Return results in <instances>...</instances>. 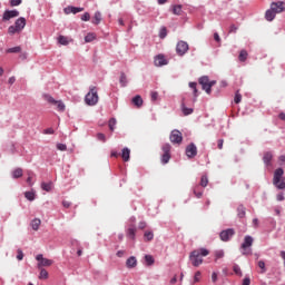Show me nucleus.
Segmentation results:
<instances>
[{"mask_svg": "<svg viewBox=\"0 0 285 285\" xmlns=\"http://www.w3.org/2000/svg\"><path fill=\"white\" fill-rule=\"evenodd\" d=\"M200 186H202V188H206V186H208V176H206V175L202 176Z\"/></svg>", "mask_w": 285, "mask_h": 285, "instance_id": "36", "label": "nucleus"}, {"mask_svg": "<svg viewBox=\"0 0 285 285\" xmlns=\"http://www.w3.org/2000/svg\"><path fill=\"white\" fill-rule=\"evenodd\" d=\"M101 19H102L101 12L96 11V12H95V16H94V19H92V23H94L95 26H99V24L101 23Z\"/></svg>", "mask_w": 285, "mask_h": 285, "instance_id": "23", "label": "nucleus"}, {"mask_svg": "<svg viewBox=\"0 0 285 285\" xmlns=\"http://www.w3.org/2000/svg\"><path fill=\"white\" fill-rule=\"evenodd\" d=\"M271 8H272V10H273L276 14H279V13L284 12V10H285L284 2H283V1L272 2Z\"/></svg>", "mask_w": 285, "mask_h": 285, "instance_id": "10", "label": "nucleus"}, {"mask_svg": "<svg viewBox=\"0 0 285 285\" xmlns=\"http://www.w3.org/2000/svg\"><path fill=\"white\" fill-rule=\"evenodd\" d=\"M9 35H17V32H20L19 29L16 27V24L10 26L8 29Z\"/></svg>", "mask_w": 285, "mask_h": 285, "instance_id": "41", "label": "nucleus"}, {"mask_svg": "<svg viewBox=\"0 0 285 285\" xmlns=\"http://www.w3.org/2000/svg\"><path fill=\"white\" fill-rule=\"evenodd\" d=\"M202 281V272H196L194 275V284H197Z\"/></svg>", "mask_w": 285, "mask_h": 285, "instance_id": "48", "label": "nucleus"}, {"mask_svg": "<svg viewBox=\"0 0 285 285\" xmlns=\"http://www.w3.org/2000/svg\"><path fill=\"white\" fill-rule=\"evenodd\" d=\"M212 282L215 284L217 282V273L212 274Z\"/></svg>", "mask_w": 285, "mask_h": 285, "instance_id": "64", "label": "nucleus"}, {"mask_svg": "<svg viewBox=\"0 0 285 285\" xmlns=\"http://www.w3.org/2000/svg\"><path fill=\"white\" fill-rule=\"evenodd\" d=\"M137 234V228L135 227H129L127 229V237H129L130 239H135V235Z\"/></svg>", "mask_w": 285, "mask_h": 285, "instance_id": "28", "label": "nucleus"}, {"mask_svg": "<svg viewBox=\"0 0 285 285\" xmlns=\"http://www.w3.org/2000/svg\"><path fill=\"white\" fill-rule=\"evenodd\" d=\"M263 161L267 166H271V161H273V153L272 151H266L263 156Z\"/></svg>", "mask_w": 285, "mask_h": 285, "instance_id": "18", "label": "nucleus"}, {"mask_svg": "<svg viewBox=\"0 0 285 285\" xmlns=\"http://www.w3.org/2000/svg\"><path fill=\"white\" fill-rule=\"evenodd\" d=\"M145 262H146L147 266H153L155 264V258H153V256H150V255H146Z\"/></svg>", "mask_w": 285, "mask_h": 285, "instance_id": "34", "label": "nucleus"}, {"mask_svg": "<svg viewBox=\"0 0 285 285\" xmlns=\"http://www.w3.org/2000/svg\"><path fill=\"white\" fill-rule=\"evenodd\" d=\"M176 52L180 57H184V55H186L188 52V42H186L184 40L178 41V43L176 46Z\"/></svg>", "mask_w": 285, "mask_h": 285, "instance_id": "6", "label": "nucleus"}, {"mask_svg": "<svg viewBox=\"0 0 285 285\" xmlns=\"http://www.w3.org/2000/svg\"><path fill=\"white\" fill-rule=\"evenodd\" d=\"M41 188L42 190H46V193H50V190H52V185L50 183H42Z\"/></svg>", "mask_w": 285, "mask_h": 285, "instance_id": "35", "label": "nucleus"}, {"mask_svg": "<svg viewBox=\"0 0 285 285\" xmlns=\"http://www.w3.org/2000/svg\"><path fill=\"white\" fill-rule=\"evenodd\" d=\"M234 235H235V229L228 228V229L220 232L219 237H220L222 242H229Z\"/></svg>", "mask_w": 285, "mask_h": 285, "instance_id": "8", "label": "nucleus"}, {"mask_svg": "<svg viewBox=\"0 0 285 285\" xmlns=\"http://www.w3.org/2000/svg\"><path fill=\"white\" fill-rule=\"evenodd\" d=\"M170 144H165L163 145L161 150L164 154L170 155Z\"/></svg>", "mask_w": 285, "mask_h": 285, "instance_id": "43", "label": "nucleus"}, {"mask_svg": "<svg viewBox=\"0 0 285 285\" xmlns=\"http://www.w3.org/2000/svg\"><path fill=\"white\" fill-rule=\"evenodd\" d=\"M169 139H170L171 144H181V141H184L181 131H179L177 129L171 131Z\"/></svg>", "mask_w": 285, "mask_h": 285, "instance_id": "7", "label": "nucleus"}, {"mask_svg": "<svg viewBox=\"0 0 285 285\" xmlns=\"http://www.w3.org/2000/svg\"><path fill=\"white\" fill-rule=\"evenodd\" d=\"M144 237H145V242H153V239L155 238V234H153V232H145L144 234Z\"/></svg>", "mask_w": 285, "mask_h": 285, "instance_id": "30", "label": "nucleus"}, {"mask_svg": "<svg viewBox=\"0 0 285 285\" xmlns=\"http://www.w3.org/2000/svg\"><path fill=\"white\" fill-rule=\"evenodd\" d=\"M115 126H117V119H109V129L111 130V132L115 130Z\"/></svg>", "mask_w": 285, "mask_h": 285, "instance_id": "44", "label": "nucleus"}, {"mask_svg": "<svg viewBox=\"0 0 285 285\" xmlns=\"http://www.w3.org/2000/svg\"><path fill=\"white\" fill-rule=\"evenodd\" d=\"M276 199H277V202H284V199H285L284 193L277 194Z\"/></svg>", "mask_w": 285, "mask_h": 285, "instance_id": "58", "label": "nucleus"}, {"mask_svg": "<svg viewBox=\"0 0 285 285\" xmlns=\"http://www.w3.org/2000/svg\"><path fill=\"white\" fill-rule=\"evenodd\" d=\"M154 63L157 67L168 66V60L166 59V57L164 55H158L155 57Z\"/></svg>", "mask_w": 285, "mask_h": 285, "instance_id": "15", "label": "nucleus"}, {"mask_svg": "<svg viewBox=\"0 0 285 285\" xmlns=\"http://www.w3.org/2000/svg\"><path fill=\"white\" fill-rule=\"evenodd\" d=\"M277 13L273 10V8L271 7V9L269 10H267L266 11V13H265V19L267 20V21H273V19H275V16H276Z\"/></svg>", "mask_w": 285, "mask_h": 285, "instance_id": "21", "label": "nucleus"}, {"mask_svg": "<svg viewBox=\"0 0 285 285\" xmlns=\"http://www.w3.org/2000/svg\"><path fill=\"white\" fill-rule=\"evenodd\" d=\"M131 104H134L136 108H141V106H144V99L141 96L137 95L131 99Z\"/></svg>", "mask_w": 285, "mask_h": 285, "instance_id": "17", "label": "nucleus"}, {"mask_svg": "<svg viewBox=\"0 0 285 285\" xmlns=\"http://www.w3.org/2000/svg\"><path fill=\"white\" fill-rule=\"evenodd\" d=\"M238 59L242 62L246 61V59H248V51L247 50H242L239 52Z\"/></svg>", "mask_w": 285, "mask_h": 285, "instance_id": "31", "label": "nucleus"}, {"mask_svg": "<svg viewBox=\"0 0 285 285\" xmlns=\"http://www.w3.org/2000/svg\"><path fill=\"white\" fill-rule=\"evenodd\" d=\"M150 97L151 101H157V99H159V94L157 91H151Z\"/></svg>", "mask_w": 285, "mask_h": 285, "instance_id": "53", "label": "nucleus"}, {"mask_svg": "<svg viewBox=\"0 0 285 285\" xmlns=\"http://www.w3.org/2000/svg\"><path fill=\"white\" fill-rule=\"evenodd\" d=\"M282 177H284V169L277 168L274 171L273 184L278 190H285V178Z\"/></svg>", "mask_w": 285, "mask_h": 285, "instance_id": "3", "label": "nucleus"}, {"mask_svg": "<svg viewBox=\"0 0 285 285\" xmlns=\"http://www.w3.org/2000/svg\"><path fill=\"white\" fill-rule=\"evenodd\" d=\"M194 195H195V197H197V199H202L204 191L199 190V185L194 187Z\"/></svg>", "mask_w": 285, "mask_h": 285, "instance_id": "29", "label": "nucleus"}, {"mask_svg": "<svg viewBox=\"0 0 285 285\" xmlns=\"http://www.w3.org/2000/svg\"><path fill=\"white\" fill-rule=\"evenodd\" d=\"M63 12L65 14H77L79 12H83V8L68 6L67 8L63 9Z\"/></svg>", "mask_w": 285, "mask_h": 285, "instance_id": "13", "label": "nucleus"}, {"mask_svg": "<svg viewBox=\"0 0 285 285\" xmlns=\"http://www.w3.org/2000/svg\"><path fill=\"white\" fill-rule=\"evenodd\" d=\"M17 253H18L17 259H18L19 262H21V261L23 259V252H22L21 249H18Z\"/></svg>", "mask_w": 285, "mask_h": 285, "instance_id": "56", "label": "nucleus"}, {"mask_svg": "<svg viewBox=\"0 0 285 285\" xmlns=\"http://www.w3.org/2000/svg\"><path fill=\"white\" fill-rule=\"evenodd\" d=\"M216 259H222L224 257V250L219 249L215 252Z\"/></svg>", "mask_w": 285, "mask_h": 285, "instance_id": "50", "label": "nucleus"}, {"mask_svg": "<svg viewBox=\"0 0 285 285\" xmlns=\"http://www.w3.org/2000/svg\"><path fill=\"white\" fill-rule=\"evenodd\" d=\"M97 37L95 36V33H88L86 37H85V41L86 43H90L92 42L94 39H96Z\"/></svg>", "mask_w": 285, "mask_h": 285, "instance_id": "39", "label": "nucleus"}, {"mask_svg": "<svg viewBox=\"0 0 285 285\" xmlns=\"http://www.w3.org/2000/svg\"><path fill=\"white\" fill-rule=\"evenodd\" d=\"M170 161V154H163L161 156V163L168 164Z\"/></svg>", "mask_w": 285, "mask_h": 285, "instance_id": "45", "label": "nucleus"}, {"mask_svg": "<svg viewBox=\"0 0 285 285\" xmlns=\"http://www.w3.org/2000/svg\"><path fill=\"white\" fill-rule=\"evenodd\" d=\"M253 246V238L250 236H245L244 242L240 246L243 248V255H248V252H246L247 248H250Z\"/></svg>", "mask_w": 285, "mask_h": 285, "instance_id": "11", "label": "nucleus"}, {"mask_svg": "<svg viewBox=\"0 0 285 285\" xmlns=\"http://www.w3.org/2000/svg\"><path fill=\"white\" fill-rule=\"evenodd\" d=\"M49 274L48 271H46L45 268H40V274L38 276L39 279H48Z\"/></svg>", "mask_w": 285, "mask_h": 285, "instance_id": "32", "label": "nucleus"}, {"mask_svg": "<svg viewBox=\"0 0 285 285\" xmlns=\"http://www.w3.org/2000/svg\"><path fill=\"white\" fill-rule=\"evenodd\" d=\"M120 83H121V86H122V88H126V86H127V83H128V78L126 77V73H121L120 75Z\"/></svg>", "mask_w": 285, "mask_h": 285, "instance_id": "33", "label": "nucleus"}, {"mask_svg": "<svg viewBox=\"0 0 285 285\" xmlns=\"http://www.w3.org/2000/svg\"><path fill=\"white\" fill-rule=\"evenodd\" d=\"M58 42L60 43V46H68V43H70V39L66 36H59Z\"/></svg>", "mask_w": 285, "mask_h": 285, "instance_id": "25", "label": "nucleus"}, {"mask_svg": "<svg viewBox=\"0 0 285 285\" xmlns=\"http://www.w3.org/2000/svg\"><path fill=\"white\" fill-rule=\"evenodd\" d=\"M127 268H135L137 266V258L135 256L129 257L126 261Z\"/></svg>", "mask_w": 285, "mask_h": 285, "instance_id": "19", "label": "nucleus"}, {"mask_svg": "<svg viewBox=\"0 0 285 285\" xmlns=\"http://www.w3.org/2000/svg\"><path fill=\"white\" fill-rule=\"evenodd\" d=\"M14 27L17 29H19V31L21 32V30H23V28H26V18L21 17V18L17 19L14 22Z\"/></svg>", "mask_w": 285, "mask_h": 285, "instance_id": "16", "label": "nucleus"}, {"mask_svg": "<svg viewBox=\"0 0 285 285\" xmlns=\"http://www.w3.org/2000/svg\"><path fill=\"white\" fill-rule=\"evenodd\" d=\"M186 155L189 159H193V157H197V146L195 144H190L186 148Z\"/></svg>", "mask_w": 285, "mask_h": 285, "instance_id": "12", "label": "nucleus"}, {"mask_svg": "<svg viewBox=\"0 0 285 285\" xmlns=\"http://www.w3.org/2000/svg\"><path fill=\"white\" fill-rule=\"evenodd\" d=\"M12 177H13V179H19V177H23V169H21V168H16V169L12 171Z\"/></svg>", "mask_w": 285, "mask_h": 285, "instance_id": "26", "label": "nucleus"}, {"mask_svg": "<svg viewBox=\"0 0 285 285\" xmlns=\"http://www.w3.org/2000/svg\"><path fill=\"white\" fill-rule=\"evenodd\" d=\"M26 199H28L29 202H35V191H27L24 194Z\"/></svg>", "mask_w": 285, "mask_h": 285, "instance_id": "38", "label": "nucleus"}, {"mask_svg": "<svg viewBox=\"0 0 285 285\" xmlns=\"http://www.w3.org/2000/svg\"><path fill=\"white\" fill-rule=\"evenodd\" d=\"M57 150H60L61 153H65V150H68V146L66 144H57Z\"/></svg>", "mask_w": 285, "mask_h": 285, "instance_id": "49", "label": "nucleus"}, {"mask_svg": "<svg viewBox=\"0 0 285 285\" xmlns=\"http://www.w3.org/2000/svg\"><path fill=\"white\" fill-rule=\"evenodd\" d=\"M224 148V139L218 140V150H222Z\"/></svg>", "mask_w": 285, "mask_h": 285, "instance_id": "63", "label": "nucleus"}, {"mask_svg": "<svg viewBox=\"0 0 285 285\" xmlns=\"http://www.w3.org/2000/svg\"><path fill=\"white\" fill-rule=\"evenodd\" d=\"M199 83H200L203 90H205V92L207 95H210L213 86L217 82L215 80L210 81V79H208V77L204 76V77L199 78Z\"/></svg>", "mask_w": 285, "mask_h": 285, "instance_id": "5", "label": "nucleus"}, {"mask_svg": "<svg viewBox=\"0 0 285 285\" xmlns=\"http://www.w3.org/2000/svg\"><path fill=\"white\" fill-rule=\"evenodd\" d=\"M62 206H63V208H70V206H72V204L70 202L65 200V202H62Z\"/></svg>", "mask_w": 285, "mask_h": 285, "instance_id": "60", "label": "nucleus"}, {"mask_svg": "<svg viewBox=\"0 0 285 285\" xmlns=\"http://www.w3.org/2000/svg\"><path fill=\"white\" fill-rule=\"evenodd\" d=\"M189 88L194 89V95L197 97V82H189Z\"/></svg>", "mask_w": 285, "mask_h": 285, "instance_id": "54", "label": "nucleus"}, {"mask_svg": "<svg viewBox=\"0 0 285 285\" xmlns=\"http://www.w3.org/2000/svg\"><path fill=\"white\" fill-rule=\"evenodd\" d=\"M233 271L235 273V275H238V277H242V268L239 267V265H234L233 266Z\"/></svg>", "mask_w": 285, "mask_h": 285, "instance_id": "42", "label": "nucleus"}, {"mask_svg": "<svg viewBox=\"0 0 285 285\" xmlns=\"http://www.w3.org/2000/svg\"><path fill=\"white\" fill-rule=\"evenodd\" d=\"M38 263V268H43V266H52V261L48 258H43V255L39 254L36 257Z\"/></svg>", "mask_w": 285, "mask_h": 285, "instance_id": "9", "label": "nucleus"}, {"mask_svg": "<svg viewBox=\"0 0 285 285\" xmlns=\"http://www.w3.org/2000/svg\"><path fill=\"white\" fill-rule=\"evenodd\" d=\"M14 17H19V11L17 10H7L3 13V21H10V19H14Z\"/></svg>", "mask_w": 285, "mask_h": 285, "instance_id": "14", "label": "nucleus"}, {"mask_svg": "<svg viewBox=\"0 0 285 285\" xmlns=\"http://www.w3.org/2000/svg\"><path fill=\"white\" fill-rule=\"evenodd\" d=\"M8 53H19L21 52V47H13V48H9L7 49Z\"/></svg>", "mask_w": 285, "mask_h": 285, "instance_id": "40", "label": "nucleus"}, {"mask_svg": "<svg viewBox=\"0 0 285 285\" xmlns=\"http://www.w3.org/2000/svg\"><path fill=\"white\" fill-rule=\"evenodd\" d=\"M237 30H238V28H237V26H235V24H232V26L229 27V32H237Z\"/></svg>", "mask_w": 285, "mask_h": 285, "instance_id": "62", "label": "nucleus"}, {"mask_svg": "<svg viewBox=\"0 0 285 285\" xmlns=\"http://www.w3.org/2000/svg\"><path fill=\"white\" fill-rule=\"evenodd\" d=\"M81 21H90V13L85 12V13L81 16Z\"/></svg>", "mask_w": 285, "mask_h": 285, "instance_id": "55", "label": "nucleus"}, {"mask_svg": "<svg viewBox=\"0 0 285 285\" xmlns=\"http://www.w3.org/2000/svg\"><path fill=\"white\" fill-rule=\"evenodd\" d=\"M85 104H87V106H97V104H99V94L97 92V87H90L89 92L85 97Z\"/></svg>", "mask_w": 285, "mask_h": 285, "instance_id": "2", "label": "nucleus"}, {"mask_svg": "<svg viewBox=\"0 0 285 285\" xmlns=\"http://www.w3.org/2000/svg\"><path fill=\"white\" fill-rule=\"evenodd\" d=\"M39 226H41V219L35 218L31 220L32 230H39Z\"/></svg>", "mask_w": 285, "mask_h": 285, "instance_id": "24", "label": "nucleus"}, {"mask_svg": "<svg viewBox=\"0 0 285 285\" xmlns=\"http://www.w3.org/2000/svg\"><path fill=\"white\" fill-rule=\"evenodd\" d=\"M121 158L124 161H130V150L128 147H125L121 151Z\"/></svg>", "mask_w": 285, "mask_h": 285, "instance_id": "20", "label": "nucleus"}, {"mask_svg": "<svg viewBox=\"0 0 285 285\" xmlns=\"http://www.w3.org/2000/svg\"><path fill=\"white\" fill-rule=\"evenodd\" d=\"M45 135H55V129L52 128L45 129Z\"/></svg>", "mask_w": 285, "mask_h": 285, "instance_id": "59", "label": "nucleus"}, {"mask_svg": "<svg viewBox=\"0 0 285 285\" xmlns=\"http://www.w3.org/2000/svg\"><path fill=\"white\" fill-rule=\"evenodd\" d=\"M97 140L106 144V135H104L101 132L97 134Z\"/></svg>", "mask_w": 285, "mask_h": 285, "instance_id": "52", "label": "nucleus"}, {"mask_svg": "<svg viewBox=\"0 0 285 285\" xmlns=\"http://www.w3.org/2000/svg\"><path fill=\"white\" fill-rule=\"evenodd\" d=\"M173 13L177 14V16L181 14V4L174 6L173 7Z\"/></svg>", "mask_w": 285, "mask_h": 285, "instance_id": "37", "label": "nucleus"}, {"mask_svg": "<svg viewBox=\"0 0 285 285\" xmlns=\"http://www.w3.org/2000/svg\"><path fill=\"white\" fill-rule=\"evenodd\" d=\"M167 35H168V31L166 30V27L160 29V33H159L160 39H166Z\"/></svg>", "mask_w": 285, "mask_h": 285, "instance_id": "51", "label": "nucleus"}, {"mask_svg": "<svg viewBox=\"0 0 285 285\" xmlns=\"http://www.w3.org/2000/svg\"><path fill=\"white\" fill-rule=\"evenodd\" d=\"M208 255H210V252L206 248L195 249L189 254V261L197 268L204 264L203 257H208Z\"/></svg>", "mask_w": 285, "mask_h": 285, "instance_id": "1", "label": "nucleus"}, {"mask_svg": "<svg viewBox=\"0 0 285 285\" xmlns=\"http://www.w3.org/2000/svg\"><path fill=\"white\" fill-rule=\"evenodd\" d=\"M237 215L239 219H244V217H246V207H244V205H239L237 207Z\"/></svg>", "mask_w": 285, "mask_h": 285, "instance_id": "22", "label": "nucleus"}, {"mask_svg": "<svg viewBox=\"0 0 285 285\" xmlns=\"http://www.w3.org/2000/svg\"><path fill=\"white\" fill-rule=\"evenodd\" d=\"M234 102L242 104V94H239V91H236L235 97H234Z\"/></svg>", "mask_w": 285, "mask_h": 285, "instance_id": "47", "label": "nucleus"}, {"mask_svg": "<svg viewBox=\"0 0 285 285\" xmlns=\"http://www.w3.org/2000/svg\"><path fill=\"white\" fill-rule=\"evenodd\" d=\"M242 285H250V278L249 277H245L243 279V284Z\"/></svg>", "mask_w": 285, "mask_h": 285, "instance_id": "61", "label": "nucleus"}, {"mask_svg": "<svg viewBox=\"0 0 285 285\" xmlns=\"http://www.w3.org/2000/svg\"><path fill=\"white\" fill-rule=\"evenodd\" d=\"M45 101L50 104V106H56L57 110L59 112H65L66 111V105L61 100H56L52 96L45 94L43 96Z\"/></svg>", "mask_w": 285, "mask_h": 285, "instance_id": "4", "label": "nucleus"}, {"mask_svg": "<svg viewBox=\"0 0 285 285\" xmlns=\"http://www.w3.org/2000/svg\"><path fill=\"white\" fill-rule=\"evenodd\" d=\"M181 111L184 114L185 117H188V115H193L194 109L193 108H188L186 107V105H181Z\"/></svg>", "mask_w": 285, "mask_h": 285, "instance_id": "27", "label": "nucleus"}, {"mask_svg": "<svg viewBox=\"0 0 285 285\" xmlns=\"http://www.w3.org/2000/svg\"><path fill=\"white\" fill-rule=\"evenodd\" d=\"M10 3H11L12 7L21 6V0H10Z\"/></svg>", "mask_w": 285, "mask_h": 285, "instance_id": "57", "label": "nucleus"}, {"mask_svg": "<svg viewBox=\"0 0 285 285\" xmlns=\"http://www.w3.org/2000/svg\"><path fill=\"white\" fill-rule=\"evenodd\" d=\"M257 266L261 268V273H266V263L264 261H259Z\"/></svg>", "mask_w": 285, "mask_h": 285, "instance_id": "46", "label": "nucleus"}]
</instances>
